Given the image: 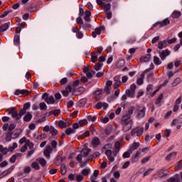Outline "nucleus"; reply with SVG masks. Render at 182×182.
<instances>
[{
    "label": "nucleus",
    "instance_id": "f257e3e1",
    "mask_svg": "<svg viewBox=\"0 0 182 182\" xmlns=\"http://www.w3.org/2000/svg\"><path fill=\"white\" fill-rule=\"evenodd\" d=\"M120 147H122V144L119 141H116L114 143V150L112 151L110 149H107L105 151V154L108 157L109 161L113 163L114 161V157L117 156L119 151H120Z\"/></svg>",
    "mask_w": 182,
    "mask_h": 182
},
{
    "label": "nucleus",
    "instance_id": "f03ea898",
    "mask_svg": "<svg viewBox=\"0 0 182 182\" xmlns=\"http://www.w3.org/2000/svg\"><path fill=\"white\" fill-rule=\"evenodd\" d=\"M144 132V128L141 127H137L134 129H133L131 132V136H132V137H134V136H136L138 137H140V136H141V134H143V132Z\"/></svg>",
    "mask_w": 182,
    "mask_h": 182
},
{
    "label": "nucleus",
    "instance_id": "7ed1b4c3",
    "mask_svg": "<svg viewBox=\"0 0 182 182\" xmlns=\"http://www.w3.org/2000/svg\"><path fill=\"white\" fill-rule=\"evenodd\" d=\"M16 108L11 107L9 108L7 111L9 112V114H11L12 117H14L16 120L21 119V115L16 110Z\"/></svg>",
    "mask_w": 182,
    "mask_h": 182
},
{
    "label": "nucleus",
    "instance_id": "20e7f679",
    "mask_svg": "<svg viewBox=\"0 0 182 182\" xmlns=\"http://www.w3.org/2000/svg\"><path fill=\"white\" fill-rule=\"evenodd\" d=\"M158 53L159 57L161 58V60H164L167 56H168L171 53L170 50L168 49L164 50L162 51L159 50Z\"/></svg>",
    "mask_w": 182,
    "mask_h": 182
},
{
    "label": "nucleus",
    "instance_id": "39448f33",
    "mask_svg": "<svg viewBox=\"0 0 182 182\" xmlns=\"http://www.w3.org/2000/svg\"><path fill=\"white\" fill-rule=\"evenodd\" d=\"M157 176L159 178H163V177L168 176V172L167 170L161 168L157 171Z\"/></svg>",
    "mask_w": 182,
    "mask_h": 182
},
{
    "label": "nucleus",
    "instance_id": "423d86ee",
    "mask_svg": "<svg viewBox=\"0 0 182 182\" xmlns=\"http://www.w3.org/2000/svg\"><path fill=\"white\" fill-rule=\"evenodd\" d=\"M114 89H117L119 86L122 85V81L120 80V75H116L114 77Z\"/></svg>",
    "mask_w": 182,
    "mask_h": 182
},
{
    "label": "nucleus",
    "instance_id": "0eeeda50",
    "mask_svg": "<svg viewBox=\"0 0 182 182\" xmlns=\"http://www.w3.org/2000/svg\"><path fill=\"white\" fill-rule=\"evenodd\" d=\"M52 151H53L52 146H50V145H47L44 149V156L48 158L50 157V153H52Z\"/></svg>",
    "mask_w": 182,
    "mask_h": 182
},
{
    "label": "nucleus",
    "instance_id": "6e6552de",
    "mask_svg": "<svg viewBox=\"0 0 182 182\" xmlns=\"http://www.w3.org/2000/svg\"><path fill=\"white\" fill-rule=\"evenodd\" d=\"M22 134V130L21 129H15L12 133H11V138L12 139H18L19 136Z\"/></svg>",
    "mask_w": 182,
    "mask_h": 182
},
{
    "label": "nucleus",
    "instance_id": "1a4fd4ad",
    "mask_svg": "<svg viewBox=\"0 0 182 182\" xmlns=\"http://www.w3.org/2000/svg\"><path fill=\"white\" fill-rule=\"evenodd\" d=\"M123 132H129L132 129V122L122 123Z\"/></svg>",
    "mask_w": 182,
    "mask_h": 182
},
{
    "label": "nucleus",
    "instance_id": "9d476101",
    "mask_svg": "<svg viewBox=\"0 0 182 182\" xmlns=\"http://www.w3.org/2000/svg\"><path fill=\"white\" fill-rule=\"evenodd\" d=\"M181 99H182L181 97H180L176 100L175 105L173 106V112H177L178 109H180V107L178 106V105L181 103Z\"/></svg>",
    "mask_w": 182,
    "mask_h": 182
},
{
    "label": "nucleus",
    "instance_id": "9b49d317",
    "mask_svg": "<svg viewBox=\"0 0 182 182\" xmlns=\"http://www.w3.org/2000/svg\"><path fill=\"white\" fill-rule=\"evenodd\" d=\"M130 115L128 114H126L124 116L122 117L121 123H132V121H130Z\"/></svg>",
    "mask_w": 182,
    "mask_h": 182
},
{
    "label": "nucleus",
    "instance_id": "f8f14e48",
    "mask_svg": "<svg viewBox=\"0 0 182 182\" xmlns=\"http://www.w3.org/2000/svg\"><path fill=\"white\" fill-rule=\"evenodd\" d=\"M100 144V140L97 137H94L91 141L92 147H97Z\"/></svg>",
    "mask_w": 182,
    "mask_h": 182
},
{
    "label": "nucleus",
    "instance_id": "ddd939ff",
    "mask_svg": "<svg viewBox=\"0 0 182 182\" xmlns=\"http://www.w3.org/2000/svg\"><path fill=\"white\" fill-rule=\"evenodd\" d=\"M146 116V108L144 107L142 109H140L136 117L139 119H142V117H144Z\"/></svg>",
    "mask_w": 182,
    "mask_h": 182
},
{
    "label": "nucleus",
    "instance_id": "4468645a",
    "mask_svg": "<svg viewBox=\"0 0 182 182\" xmlns=\"http://www.w3.org/2000/svg\"><path fill=\"white\" fill-rule=\"evenodd\" d=\"M18 157H22V154L17 153V154L13 155L9 159L10 163H15L16 161V159H18Z\"/></svg>",
    "mask_w": 182,
    "mask_h": 182
},
{
    "label": "nucleus",
    "instance_id": "2eb2a0df",
    "mask_svg": "<svg viewBox=\"0 0 182 182\" xmlns=\"http://www.w3.org/2000/svg\"><path fill=\"white\" fill-rule=\"evenodd\" d=\"M176 156H177V152L176 151L172 152L168 155H167L165 159L167 160V161H170L171 160H173V159H175Z\"/></svg>",
    "mask_w": 182,
    "mask_h": 182
},
{
    "label": "nucleus",
    "instance_id": "dca6fc26",
    "mask_svg": "<svg viewBox=\"0 0 182 182\" xmlns=\"http://www.w3.org/2000/svg\"><path fill=\"white\" fill-rule=\"evenodd\" d=\"M72 92V87L70 86H67L65 90L61 92L63 96H68V95Z\"/></svg>",
    "mask_w": 182,
    "mask_h": 182
},
{
    "label": "nucleus",
    "instance_id": "f3484780",
    "mask_svg": "<svg viewBox=\"0 0 182 182\" xmlns=\"http://www.w3.org/2000/svg\"><path fill=\"white\" fill-rule=\"evenodd\" d=\"M29 91L27 90H16L14 92V95L19 96V95H28Z\"/></svg>",
    "mask_w": 182,
    "mask_h": 182
},
{
    "label": "nucleus",
    "instance_id": "a211bd4d",
    "mask_svg": "<svg viewBox=\"0 0 182 182\" xmlns=\"http://www.w3.org/2000/svg\"><path fill=\"white\" fill-rule=\"evenodd\" d=\"M55 97L54 96H49L48 98H47L46 103H47V105H55Z\"/></svg>",
    "mask_w": 182,
    "mask_h": 182
},
{
    "label": "nucleus",
    "instance_id": "6ab92c4d",
    "mask_svg": "<svg viewBox=\"0 0 182 182\" xmlns=\"http://www.w3.org/2000/svg\"><path fill=\"white\" fill-rule=\"evenodd\" d=\"M180 16H181V12L178 11H174L173 12H172L171 17L173 19H178Z\"/></svg>",
    "mask_w": 182,
    "mask_h": 182
},
{
    "label": "nucleus",
    "instance_id": "aec40b11",
    "mask_svg": "<svg viewBox=\"0 0 182 182\" xmlns=\"http://www.w3.org/2000/svg\"><path fill=\"white\" fill-rule=\"evenodd\" d=\"M102 33V29L100 28H96L95 31L92 33V38H96L97 35H100Z\"/></svg>",
    "mask_w": 182,
    "mask_h": 182
},
{
    "label": "nucleus",
    "instance_id": "412c9836",
    "mask_svg": "<svg viewBox=\"0 0 182 182\" xmlns=\"http://www.w3.org/2000/svg\"><path fill=\"white\" fill-rule=\"evenodd\" d=\"M151 59V54H147L146 55L141 58V62H150Z\"/></svg>",
    "mask_w": 182,
    "mask_h": 182
},
{
    "label": "nucleus",
    "instance_id": "4be33fe9",
    "mask_svg": "<svg viewBox=\"0 0 182 182\" xmlns=\"http://www.w3.org/2000/svg\"><path fill=\"white\" fill-rule=\"evenodd\" d=\"M168 182H180V176L176 175L174 177L169 178L167 180Z\"/></svg>",
    "mask_w": 182,
    "mask_h": 182
},
{
    "label": "nucleus",
    "instance_id": "5701e85b",
    "mask_svg": "<svg viewBox=\"0 0 182 182\" xmlns=\"http://www.w3.org/2000/svg\"><path fill=\"white\" fill-rule=\"evenodd\" d=\"M11 171H12L11 168L3 171L2 173L0 174V178H3V177H5L6 176H8V175L11 174Z\"/></svg>",
    "mask_w": 182,
    "mask_h": 182
},
{
    "label": "nucleus",
    "instance_id": "b1692460",
    "mask_svg": "<svg viewBox=\"0 0 182 182\" xmlns=\"http://www.w3.org/2000/svg\"><path fill=\"white\" fill-rule=\"evenodd\" d=\"M8 28H9V23H5L0 26V32H5V31H8Z\"/></svg>",
    "mask_w": 182,
    "mask_h": 182
},
{
    "label": "nucleus",
    "instance_id": "393cba45",
    "mask_svg": "<svg viewBox=\"0 0 182 182\" xmlns=\"http://www.w3.org/2000/svg\"><path fill=\"white\" fill-rule=\"evenodd\" d=\"M91 150L89 148H85L82 150L81 154L83 155L84 157H87L89 156V154L90 153Z\"/></svg>",
    "mask_w": 182,
    "mask_h": 182
},
{
    "label": "nucleus",
    "instance_id": "a878e982",
    "mask_svg": "<svg viewBox=\"0 0 182 182\" xmlns=\"http://www.w3.org/2000/svg\"><path fill=\"white\" fill-rule=\"evenodd\" d=\"M39 107L40 110H42L43 112H46V110H48V105H46V103L44 102L39 104Z\"/></svg>",
    "mask_w": 182,
    "mask_h": 182
},
{
    "label": "nucleus",
    "instance_id": "bb28decb",
    "mask_svg": "<svg viewBox=\"0 0 182 182\" xmlns=\"http://www.w3.org/2000/svg\"><path fill=\"white\" fill-rule=\"evenodd\" d=\"M31 167H33L34 170H39V168H41V166H39V162H38V159H36V161L31 164Z\"/></svg>",
    "mask_w": 182,
    "mask_h": 182
},
{
    "label": "nucleus",
    "instance_id": "cd10ccee",
    "mask_svg": "<svg viewBox=\"0 0 182 182\" xmlns=\"http://www.w3.org/2000/svg\"><path fill=\"white\" fill-rule=\"evenodd\" d=\"M37 161L38 162V164L42 166V167H45L46 166V160L43 158L37 159Z\"/></svg>",
    "mask_w": 182,
    "mask_h": 182
},
{
    "label": "nucleus",
    "instance_id": "c85d7f7f",
    "mask_svg": "<svg viewBox=\"0 0 182 182\" xmlns=\"http://www.w3.org/2000/svg\"><path fill=\"white\" fill-rule=\"evenodd\" d=\"M101 6L105 12H109V11H110V9L112 8V5L110 4H103Z\"/></svg>",
    "mask_w": 182,
    "mask_h": 182
},
{
    "label": "nucleus",
    "instance_id": "c756f323",
    "mask_svg": "<svg viewBox=\"0 0 182 182\" xmlns=\"http://www.w3.org/2000/svg\"><path fill=\"white\" fill-rule=\"evenodd\" d=\"M144 79V73H142L139 75V77L136 80L137 85H143V80Z\"/></svg>",
    "mask_w": 182,
    "mask_h": 182
},
{
    "label": "nucleus",
    "instance_id": "7c9ffc66",
    "mask_svg": "<svg viewBox=\"0 0 182 182\" xmlns=\"http://www.w3.org/2000/svg\"><path fill=\"white\" fill-rule=\"evenodd\" d=\"M166 46H167V41H161L158 43L159 49H164V48H166Z\"/></svg>",
    "mask_w": 182,
    "mask_h": 182
},
{
    "label": "nucleus",
    "instance_id": "2f4dec72",
    "mask_svg": "<svg viewBox=\"0 0 182 182\" xmlns=\"http://www.w3.org/2000/svg\"><path fill=\"white\" fill-rule=\"evenodd\" d=\"M125 93L128 97H134V95H136V92H133L130 90H127Z\"/></svg>",
    "mask_w": 182,
    "mask_h": 182
},
{
    "label": "nucleus",
    "instance_id": "473e14b6",
    "mask_svg": "<svg viewBox=\"0 0 182 182\" xmlns=\"http://www.w3.org/2000/svg\"><path fill=\"white\" fill-rule=\"evenodd\" d=\"M31 119H32V114L29 112H28L23 117L24 122H31Z\"/></svg>",
    "mask_w": 182,
    "mask_h": 182
},
{
    "label": "nucleus",
    "instance_id": "72a5a7b5",
    "mask_svg": "<svg viewBox=\"0 0 182 182\" xmlns=\"http://www.w3.org/2000/svg\"><path fill=\"white\" fill-rule=\"evenodd\" d=\"M52 114H53V116H59V114H60V109L50 111V112H48V116H50Z\"/></svg>",
    "mask_w": 182,
    "mask_h": 182
},
{
    "label": "nucleus",
    "instance_id": "f704fd0d",
    "mask_svg": "<svg viewBox=\"0 0 182 182\" xmlns=\"http://www.w3.org/2000/svg\"><path fill=\"white\" fill-rule=\"evenodd\" d=\"M58 126L61 127V129H66V127H68L66 122H63V120L58 122Z\"/></svg>",
    "mask_w": 182,
    "mask_h": 182
},
{
    "label": "nucleus",
    "instance_id": "c9c22d12",
    "mask_svg": "<svg viewBox=\"0 0 182 182\" xmlns=\"http://www.w3.org/2000/svg\"><path fill=\"white\" fill-rule=\"evenodd\" d=\"M139 146H140V144L138 142H134L131 146L130 151H133V150L139 149Z\"/></svg>",
    "mask_w": 182,
    "mask_h": 182
},
{
    "label": "nucleus",
    "instance_id": "e433bc0d",
    "mask_svg": "<svg viewBox=\"0 0 182 182\" xmlns=\"http://www.w3.org/2000/svg\"><path fill=\"white\" fill-rule=\"evenodd\" d=\"M167 25H170V20L168 18H165L161 22V26H167Z\"/></svg>",
    "mask_w": 182,
    "mask_h": 182
},
{
    "label": "nucleus",
    "instance_id": "4c0bfd02",
    "mask_svg": "<svg viewBox=\"0 0 182 182\" xmlns=\"http://www.w3.org/2000/svg\"><path fill=\"white\" fill-rule=\"evenodd\" d=\"M58 148V141L53 140L51 141V149L56 151V149Z\"/></svg>",
    "mask_w": 182,
    "mask_h": 182
},
{
    "label": "nucleus",
    "instance_id": "58836bf2",
    "mask_svg": "<svg viewBox=\"0 0 182 182\" xmlns=\"http://www.w3.org/2000/svg\"><path fill=\"white\" fill-rule=\"evenodd\" d=\"M154 63L155 65H161V60L157 56H154Z\"/></svg>",
    "mask_w": 182,
    "mask_h": 182
},
{
    "label": "nucleus",
    "instance_id": "ea45409f",
    "mask_svg": "<svg viewBox=\"0 0 182 182\" xmlns=\"http://www.w3.org/2000/svg\"><path fill=\"white\" fill-rule=\"evenodd\" d=\"M60 171H61L62 176H65V174H66V165L62 164L60 166Z\"/></svg>",
    "mask_w": 182,
    "mask_h": 182
},
{
    "label": "nucleus",
    "instance_id": "a19ab883",
    "mask_svg": "<svg viewBox=\"0 0 182 182\" xmlns=\"http://www.w3.org/2000/svg\"><path fill=\"white\" fill-rule=\"evenodd\" d=\"M97 53H92V57H91V61L95 63V62L97 61Z\"/></svg>",
    "mask_w": 182,
    "mask_h": 182
},
{
    "label": "nucleus",
    "instance_id": "79ce46f5",
    "mask_svg": "<svg viewBox=\"0 0 182 182\" xmlns=\"http://www.w3.org/2000/svg\"><path fill=\"white\" fill-rule=\"evenodd\" d=\"M73 133H75V129H73L72 128H68L65 130V134H67V136H69L70 134H73Z\"/></svg>",
    "mask_w": 182,
    "mask_h": 182
},
{
    "label": "nucleus",
    "instance_id": "37998d69",
    "mask_svg": "<svg viewBox=\"0 0 182 182\" xmlns=\"http://www.w3.org/2000/svg\"><path fill=\"white\" fill-rule=\"evenodd\" d=\"M50 133L52 136H56L58 134V130H56L54 127H50Z\"/></svg>",
    "mask_w": 182,
    "mask_h": 182
},
{
    "label": "nucleus",
    "instance_id": "c03bdc74",
    "mask_svg": "<svg viewBox=\"0 0 182 182\" xmlns=\"http://www.w3.org/2000/svg\"><path fill=\"white\" fill-rule=\"evenodd\" d=\"M14 45H16V46H18V45H19V43H20L19 36H14Z\"/></svg>",
    "mask_w": 182,
    "mask_h": 182
},
{
    "label": "nucleus",
    "instance_id": "a18cd8bd",
    "mask_svg": "<svg viewBox=\"0 0 182 182\" xmlns=\"http://www.w3.org/2000/svg\"><path fill=\"white\" fill-rule=\"evenodd\" d=\"M135 109H136V107L134 106H132L129 109L128 112L127 113V114H129L130 117H132V114H133V112H134Z\"/></svg>",
    "mask_w": 182,
    "mask_h": 182
},
{
    "label": "nucleus",
    "instance_id": "49530a36",
    "mask_svg": "<svg viewBox=\"0 0 182 182\" xmlns=\"http://www.w3.org/2000/svg\"><path fill=\"white\" fill-rule=\"evenodd\" d=\"M112 87H105L104 89V93H105V95H110Z\"/></svg>",
    "mask_w": 182,
    "mask_h": 182
},
{
    "label": "nucleus",
    "instance_id": "de8ad7c7",
    "mask_svg": "<svg viewBox=\"0 0 182 182\" xmlns=\"http://www.w3.org/2000/svg\"><path fill=\"white\" fill-rule=\"evenodd\" d=\"M80 127H83V126H86L87 124V119H82L79 122Z\"/></svg>",
    "mask_w": 182,
    "mask_h": 182
},
{
    "label": "nucleus",
    "instance_id": "09e8293b",
    "mask_svg": "<svg viewBox=\"0 0 182 182\" xmlns=\"http://www.w3.org/2000/svg\"><path fill=\"white\" fill-rule=\"evenodd\" d=\"M23 171L25 174H29L31 173V166H25Z\"/></svg>",
    "mask_w": 182,
    "mask_h": 182
},
{
    "label": "nucleus",
    "instance_id": "8fccbe9b",
    "mask_svg": "<svg viewBox=\"0 0 182 182\" xmlns=\"http://www.w3.org/2000/svg\"><path fill=\"white\" fill-rule=\"evenodd\" d=\"M153 90V85H149L146 87V93L147 95H150Z\"/></svg>",
    "mask_w": 182,
    "mask_h": 182
},
{
    "label": "nucleus",
    "instance_id": "3c124183",
    "mask_svg": "<svg viewBox=\"0 0 182 182\" xmlns=\"http://www.w3.org/2000/svg\"><path fill=\"white\" fill-rule=\"evenodd\" d=\"M17 147H18V144H16V142H14L13 143L12 146L9 147V151H14V150H15V149H16Z\"/></svg>",
    "mask_w": 182,
    "mask_h": 182
},
{
    "label": "nucleus",
    "instance_id": "603ef678",
    "mask_svg": "<svg viewBox=\"0 0 182 182\" xmlns=\"http://www.w3.org/2000/svg\"><path fill=\"white\" fill-rule=\"evenodd\" d=\"M180 82H181V80L180 78L175 79L174 81L172 82V86H177L178 83H180Z\"/></svg>",
    "mask_w": 182,
    "mask_h": 182
},
{
    "label": "nucleus",
    "instance_id": "864d4df0",
    "mask_svg": "<svg viewBox=\"0 0 182 182\" xmlns=\"http://www.w3.org/2000/svg\"><path fill=\"white\" fill-rule=\"evenodd\" d=\"M87 100L86 98H82V99L80 100V101H79L80 106H85L86 105Z\"/></svg>",
    "mask_w": 182,
    "mask_h": 182
},
{
    "label": "nucleus",
    "instance_id": "5fc2aeb1",
    "mask_svg": "<svg viewBox=\"0 0 182 182\" xmlns=\"http://www.w3.org/2000/svg\"><path fill=\"white\" fill-rule=\"evenodd\" d=\"M75 180L76 181H83V176L82 175H75Z\"/></svg>",
    "mask_w": 182,
    "mask_h": 182
},
{
    "label": "nucleus",
    "instance_id": "6e6d98bb",
    "mask_svg": "<svg viewBox=\"0 0 182 182\" xmlns=\"http://www.w3.org/2000/svg\"><path fill=\"white\" fill-rule=\"evenodd\" d=\"M101 122H102V123H104V124L109 123V117H101Z\"/></svg>",
    "mask_w": 182,
    "mask_h": 182
},
{
    "label": "nucleus",
    "instance_id": "4d7b16f0",
    "mask_svg": "<svg viewBox=\"0 0 182 182\" xmlns=\"http://www.w3.org/2000/svg\"><path fill=\"white\" fill-rule=\"evenodd\" d=\"M167 42L169 43V45H171V43H175V42H177V38H173L171 39H168L167 40Z\"/></svg>",
    "mask_w": 182,
    "mask_h": 182
},
{
    "label": "nucleus",
    "instance_id": "13d9d810",
    "mask_svg": "<svg viewBox=\"0 0 182 182\" xmlns=\"http://www.w3.org/2000/svg\"><path fill=\"white\" fill-rule=\"evenodd\" d=\"M28 140L26 139V137L23 136V138H21L19 140V143L20 144H23V143H26V144H27Z\"/></svg>",
    "mask_w": 182,
    "mask_h": 182
},
{
    "label": "nucleus",
    "instance_id": "bf43d9fd",
    "mask_svg": "<svg viewBox=\"0 0 182 182\" xmlns=\"http://www.w3.org/2000/svg\"><path fill=\"white\" fill-rule=\"evenodd\" d=\"M48 97H49V95L48 94V92L43 93L42 95V99L45 100V102L48 100Z\"/></svg>",
    "mask_w": 182,
    "mask_h": 182
},
{
    "label": "nucleus",
    "instance_id": "052dcab7",
    "mask_svg": "<svg viewBox=\"0 0 182 182\" xmlns=\"http://www.w3.org/2000/svg\"><path fill=\"white\" fill-rule=\"evenodd\" d=\"M60 83L62 85H66V83H68V78L67 77H64V78L61 79V80L60 81Z\"/></svg>",
    "mask_w": 182,
    "mask_h": 182
},
{
    "label": "nucleus",
    "instance_id": "680f3d73",
    "mask_svg": "<svg viewBox=\"0 0 182 182\" xmlns=\"http://www.w3.org/2000/svg\"><path fill=\"white\" fill-rule=\"evenodd\" d=\"M122 157L124 159H129V157H130V151H126L123 154Z\"/></svg>",
    "mask_w": 182,
    "mask_h": 182
},
{
    "label": "nucleus",
    "instance_id": "e2e57ef3",
    "mask_svg": "<svg viewBox=\"0 0 182 182\" xmlns=\"http://www.w3.org/2000/svg\"><path fill=\"white\" fill-rule=\"evenodd\" d=\"M26 146H28L29 149H31V150H32V149H33V143L31 142V141L28 140L27 141V144H26Z\"/></svg>",
    "mask_w": 182,
    "mask_h": 182
},
{
    "label": "nucleus",
    "instance_id": "0e129e2a",
    "mask_svg": "<svg viewBox=\"0 0 182 182\" xmlns=\"http://www.w3.org/2000/svg\"><path fill=\"white\" fill-rule=\"evenodd\" d=\"M149 160H150V156H146L141 160V164H144L145 163H147Z\"/></svg>",
    "mask_w": 182,
    "mask_h": 182
},
{
    "label": "nucleus",
    "instance_id": "69168bd1",
    "mask_svg": "<svg viewBox=\"0 0 182 182\" xmlns=\"http://www.w3.org/2000/svg\"><path fill=\"white\" fill-rule=\"evenodd\" d=\"M171 134V130L170 129H166L164 132L165 137H168Z\"/></svg>",
    "mask_w": 182,
    "mask_h": 182
},
{
    "label": "nucleus",
    "instance_id": "338daca9",
    "mask_svg": "<svg viewBox=\"0 0 182 182\" xmlns=\"http://www.w3.org/2000/svg\"><path fill=\"white\" fill-rule=\"evenodd\" d=\"M92 70V68L90 67V65H87L83 69V72H85L86 73V72H89Z\"/></svg>",
    "mask_w": 182,
    "mask_h": 182
},
{
    "label": "nucleus",
    "instance_id": "774afa93",
    "mask_svg": "<svg viewBox=\"0 0 182 182\" xmlns=\"http://www.w3.org/2000/svg\"><path fill=\"white\" fill-rule=\"evenodd\" d=\"M8 166V161H4L0 164V167L2 168L4 167H6Z\"/></svg>",
    "mask_w": 182,
    "mask_h": 182
}]
</instances>
